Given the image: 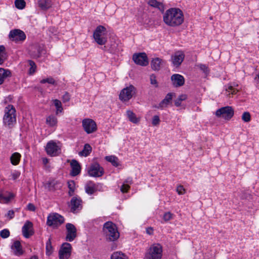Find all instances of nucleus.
<instances>
[{
    "instance_id": "obj_31",
    "label": "nucleus",
    "mask_w": 259,
    "mask_h": 259,
    "mask_svg": "<svg viewBox=\"0 0 259 259\" xmlns=\"http://www.w3.org/2000/svg\"><path fill=\"white\" fill-rule=\"evenodd\" d=\"M57 122V118L54 115H50L46 118V123L51 127L56 126Z\"/></svg>"
},
{
    "instance_id": "obj_36",
    "label": "nucleus",
    "mask_w": 259,
    "mask_h": 259,
    "mask_svg": "<svg viewBox=\"0 0 259 259\" xmlns=\"http://www.w3.org/2000/svg\"><path fill=\"white\" fill-rule=\"evenodd\" d=\"M53 102L56 108V113L58 114L59 112H61L63 110V108L61 101L58 99H55L53 100Z\"/></svg>"
},
{
    "instance_id": "obj_43",
    "label": "nucleus",
    "mask_w": 259,
    "mask_h": 259,
    "mask_svg": "<svg viewBox=\"0 0 259 259\" xmlns=\"http://www.w3.org/2000/svg\"><path fill=\"white\" fill-rule=\"evenodd\" d=\"M111 258V259H125L123 254L118 252L113 253Z\"/></svg>"
},
{
    "instance_id": "obj_21",
    "label": "nucleus",
    "mask_w": 259,
    "mask_h": 259,
    "mask_svg": "<svg viewBox=\"0 0 259 259\" xmlns=\"http://www.w3.org/2000/svg\"><path fill=\"white\" fill-rule=\"evenodd\" d=\"M81 200L80 198L77 197H73L71 201V209L73 212H75L76 210H78L81 208Z\"/></svg>"
},
{
    "instance_id": "obj_48",
    "label": "nucleus",
    "mask_w": 259,
    "mask_h": 259,
    "mask_svg": "<svg viewBox=\"0 0 259 259\" xmlns=\"http://www.w3.org/2000/svg\"><path fill=\"white\" fill-rule=\"evenodd\" d=\"M197 66L202 70L206 75L209 73V70L207 66L204 64H199Z\"/></svg>"
},
{
    "instance_id": "obj_12",
    "label": "nucleus",
    "mask_w": 259,
    "mask_h": 259,
    "mask_svg": "<svg viewBox=\"0 0 259 259\" xmlns=\"http://www.w3.org/2000/svg\"><path fill=\"white\" fill-rule=\"evenodd\" d=\"M82 123L84 130L88 134L94 133L97 130L96 123L91 119H84L82 120Z\"/></svg>"
},
{
    "instance_id": "obj_44",
    "label": "nucleus",
    "mask_w": 259,
    "mask_h": 259,
    "mask_svg": "<svg viewBox=\"0 0 259 259\" xmlns=\"http://www.w3.org/2000/svg\"><path fill=\"white\" fill-rule=\"evenodd\" d=\"M242 119L246 122H249L251 120L250 114L248 112H244L242 115Z\"/></svg>"
},
{
    "instance_id": "obj_1",
    "label": "nucleus",
    "mask_w": 259,
    "mask_h": 259,
    "mask_svg": "<svg viewBox=\"0 0 259 259\" xmlns=\"http://www.w3.org/2000/svg\"><path fill=\"white\" fill-rule=\"evenodd\" d=\"M163 20L167 26H178L184 22L183 12L178 8H170L164 13Z\"/></svg>"
},
{
    "instance_id": "obj_35",
    "label": "nucleus",
    "mask_w": 259,
    "mask_h": 259,
    "mask_svg": "<svg viewBox=\"0 0 259 259\" xmlns=\"http://www.w3.org/2000/svg\"><path fill=\"white\" fill-rule=\"evenodd\" d=\"M6 59L7 53L5 47L3 45L0 46V64H3Z\"/></svg>"
},
{
    "instance_id": "obj_63",
    "label": "nucleus",
    "mask_w": 259,
    "mask_h": 259,
    "mask_svg": "<svg viewBox=\"0 0 259 259\" xmlns=\"http://www.w3.org/2000/svg\"><path fill=\"white\" fill-rule=\"evenodd\" d=\"M144 16H145L146 17H147V15H144Z\"/></svg>"
},
{
    "instance_id": "obj_46",
    "label": "nucleus",
    "mask_w": 259,
    "mask_h": 259,
    "mask_svg": "<svg viewBox=\"0 0 259 259\" xmlns=\"http://www.w3.org/2000/svg\"><path fill=\"white\" fill-rule=\"evenodd\" d=\"M0 236L3 238H7L10 236V232L8 229H4L0 232Z\"/></svg>"
},
{
    "instance_id": "obj_30",
    "label": "nucleus",
    "mask_w": 259,
    "mask_h": 259,
    "mask_svg": "<svg viewBox=\"0 0 259 259\" xmlns=\"http://www.w3.org/2000/svg\"><path fill=\"white\" fill-rule=\"evenodd\" d=\"M126 114L130 121L134 123H137L139 122L140 119L137 118L136 114L131 110L126 111Z\"/></svg>"
},
{
    "instance_id": "obj_38",
    "label": "nucleus",
    "mask_w": 259,
    "mask_h": 259,
    "mask_svg": "<svg viewBox=\"0 0 259 259\" xmlns=\"http://www.w3.org/2000/svg\"><path fill=\"white\" fill-rule=\"evenodd\" d=\"M68 187L69 189V191L68 192V194L70 196H72L73 194V192L74 191L75 185V183L73 181H70L68 182Z\"/></svg>"
},
{
    "instance_id": "obj_22",
    "label": "nucleus",
    "mask_w": 259,
    "mask_h": 259,
    "mask_svg": "<svg viewBox=\"0 0 259 259\" xmlns=\"http://www.w3.org/2000/svg\"><path fill=\"white\" fill-rule=\"evenodd\" d=\"M72 168L71 175L72 176H76L80 172L81 167L79 163L76 160H72L70 163Z\"/></svg>"
},
{
    "instance_id": "obj_58",
    "label": "nucleus",
    "mask_w": 259,
    "mask_h": 259,
    "mask_svg": "<svg viewBox=\"0 0 259 259\" xmlns=\"http://www.w3.org/2000/svg\"><path fill=\"white\" fill-rule=\"evenodd\" d=\"M18 175H17L13 174V178L14 180L17 179L18 178Z\"/></svg>"
},
{
    "instance_id": "obj_41",
    "label": "nucleus",
    "mask_w": 259,
    "mask_h": 259,
    "mask_svg": "<svg viewBox=\"0 0 259 259\" xmlns=\"http://www.w3.org/2000/svg\"><path fill=\"white\" fill-rule=\"evenodd\" d=\"M28 63L29 65L30 66L29 73L30 74H33L35 72L36 66L35 63L32 60H29Z\"/></svg>"
},
{
    "instance_id": "obj_16",
    "label": "nucleus",
    "mask_w": 259,
    "mask_h": 259,
    "mask_svg": "<svg viewBox=\"0 0 259 259\" xmlns=\"http://www.w3.org/2000/svg\"><path fill=\"white\" fill-rule=\"evenodd\" d=\"M44 51V47L39 44H34L32 45L29 50L30 55L34 58L39 57Z\"/></svg>"
},
{
    "instance_id": "obj_40",
    "label": "nucleus",
    "mask_w": 259,
    "mask_h": 259,
    "mask_svg": "<svg viewBox=\"0 0 259 259\" xmlns=\"http://www.w3.org/2000/svg\"><path fill=\"white\" fill-rule=\"evenodd\" d=\"M53 252V247L51 244V239H49L46 243V254L50 255Z\"/></svg>"
},
{
    "instance_id": "obj_6",
    "label": "nucleus",
    "mask_w": 259,
    "mask_h": 259,
    "mask_svg": "<svg viewBox=\"0 0 259 259\" xmlns=\"http://www.w3.org/2000/svg\"><path fill=\"white\" fill-rule=\"evenodd\" d=\"M106 31L105 27L99 25L97 27L93 33V37L96 42L99 45H104L107 40V38L104 36V32Z\"/></svg>"
},
{
    "instance_id": "obj_39",
    "label": "nucleus",
    "mask_w": 259,
    "mask_h": 259,
    "mask_svg": "<svg viewBox=\"0 0 259 259\" xmlns=\"http://www.w3.org/2000/svg\"><path fill=\"white\" fill-rule=\"evenodd\" d=\"M15 5L17 8L21 10L24 8L26 3L24 0H16Z\"/></svg>"
},
{
    "instance_id": "obj_49",
    "label": "nucleus",
    "mask_w": 259,
    "mask_h": 259,
    "mask_svg": "<svg viewBox=\"0 0 259 259\" xmlns=\"http://www.w3.org/2000/svg\"><path fill=\"white\" fill-rule=\"evenodd\" d=\"M150 83L151 84L154 85L156 87L158 86L156 76L154 74L150 75Z\"/></svg>"
},
{
    "instance_id": "obj_3",
    "label": "nucleus",
    "mask_w": 259,
    "mask_h": 259,
    "mask_svg": "<svg viewBox=\"0 0 259 259\" xmlns=\"http://www.w3.org/2000/svg\"><path fill=\"white\" fill-rule=\"evenodd\" d=\"M3 121L6 125L11 127L16 122V110L13 105H9L5 109Z\"/></svg>"
},
{
    "instance_id": "obj_11",
    "label": "nucleus",
    "mask_w": 259,
    "mask_h": 259,
    "mask_svg": "<svg viewBox=\"0 0 259 259\" xmlns=\"http://www.w3.org/2000/svg\"><path fill=\"white\" fill-rule=\"evenodd\" d=\"M133 60L136 64L140 66H146L148 64V59L146 54L145 53L134 54Z\"/></svg>"
},
{
    "instance_id": "obj_24",
    "label": "nucleus",
    "mask_w": 259,
    "mask_h": 259,
    "mask_svg": "<svg viewBox=\"0 0 259 259\" xmlns=\"http://www.w3.org/2000/svg\"><path fill=\"white\" fill-rule=\"evenodd\" d=\"M37 3L39 7L42 10H47L52 6L51 0H38Z\"/></svg>"
},
{
    "instance_id": "obj_59",
    "label": "nucleus",
    "mask_w": 259,
    "mask_h": 259,
    "mask_svg": "<svg viewBox=\"0 0 259 259\" xmlns=\"http://www.w3.org/2000/svg\"><path fill=\"white\" fill-rule=\"evenodd\" d=\"M30 259H38V257L36 255H33L31 256Z\"/></svg>"
},
{
    "instance_id": "obj_13",
    "label": "nucleus",
    "mask_w": 259,
    "mask_h": 259,
    "mask_svg": "<svg viewBox=\"0 0 259 259\" xmlns=\"http://www.w3.org/2000/svg\"><path fill=\"white\" fill-rule=\"evenodd\" d=\"M71 245L69 243H64L59 250L60 259H68L71 252Z\"/></svg>"
},
{
    "instance_id": "obj_60",
    "label": "nucleus",
    "mask_w": 259,
    "mask_h": 259,
    "mask_svg": "<svg viewBox=\"0 0 259 259\" xmlns=\"http://www.w3.org/2000/svg\"><path fill=\"white\" fill-rule=\"evenodd\" d=\"M43 162L45 164H46L48 162V159L47 158L44 159Z\"/></svg>"
},
{
    "instance_id": "obj_5",
    "label": "nucleus",
    "mask_w": 259,
    "mask_h": 259,
    "mask_svg": "<svg viewBox=\"0 0 259 259\" xmlns=\"http://www.w3.org/2000/svg\"><path fill=\"white\" fill-rule=\"evenodd\" d=\"M9 39L16 44L23 42L26 37L25 33L21 30L15 29L11 30L9 34Z\"/></svg>"
},
{
    "instance_id": "obj_50",
    "label": "nucleus",
    "mask_w": 259,
    "mask_h": 259,
    "mask_svg": "<svg viewBox=\"0 0 259 259\" xmlns=\"http://www.w3.org/2000/svg\"><path fill=\"white\" fill-rule=\"evenodd\" d=\"M185 189L182 185H179L177 188V192L179 195L184 194L185 193Z\"/></svg>"
},
{
    "instance_id": "obj_57",
    "label": "nucleus",
    "mask_w": 259,
    "mask_h": 259,
    "mask_svg": "<svg viewBox=\"0 0 259 259\" xmlns=\"http://www.w3.org/2000/svg\"><path fill=\"white\" fill-rule=\"evenodd\" d=\"M146 233L149 235H151L153 233V229L152 228H148L146 230Z\"/></svg>"
},
{
    "instance_id": "obj_26",
    "label": "nucleus",
    "mask_w": 259,
    "mask_h": 259,
    "mask_svg": "<svg viewBox=\"0 0 259 259\" xmlns=\"http://www.w3.org/2000/svg\"><path fill=\"white\" fill-rule=\"evenodd\" d=\"M12 248L14 250L15 254L20 255L23 254V250L19 241H16L14 242L13 245L12 246Z\"/></svg>"
},
{
    "instance_id": "obj_15",
    "label": "nucleus",
    "mask_w": 259,
    "mask_h": 259,
    "mask_svg": "<svg viewBox=\"0 0 259 259\" xmlns=\"http://www.w3.org/2000/svg\"><path fill=\"white\" fill-rule=\"evenodd\" d=\"M103 168L98 163L92 164L88 170L89 175L92 177H101L103 175Z\"/></svg>"
},
{
    "instance_id": "obj_56",
    "label": "nucleus",
    "mask_w": 259,
    "mask_h": 259,
    "mask_svg": "<svg viewBox=\"0 0 259 259\" xmlns=\"http://www.w3.org/2000/svg\"><path fill=\"white\" fill-rule=\"evenodd\" d=\"M117 45H113L110 48V52L112 53H115L117 51Z\"/></svg>"
},
{
    "instance_id": "obj_55",
    "label": "nucleus",
    "mask_w": 259,
    "mask_h": 259,
    "mask_svg": "<svg viewBox=\"0 0 259 259\" xmlns=\"http://www.w3.org/2000/svg\"><path fill=\"white\" fill-rule=\"evenodd\" d=\"M7 216L9 217L10 219H12L14 218V211L13 210H9L7 214Z\"/></svg>"
},
{
    "instance_id": "obj_34",
    "label": "nucleus",
    "mask_w": 259,
    "mask_h": 259,
    "mask_svg": "<svg viewBox=\"0 0 259 259\" xmlns=\"http://www.w3.org/2000/svg\"><path fill=\"white\" fill-rule=\"evenodd\" d=\"M105 159L108 162L111 163L114 166L117 167L119 165L118 159L115 156L111 155L106 156Z\"/></svg>"
},
{
    "instance_id": "obj_28",
    "label": "nucleus",
    "mask_w": 259,
    "mask_h": 259,
    "mask_svg": "<svg viewBox=\"0 0 259 259\" xmlns=\"http://www.w3.org/2000/svg\"><path fill=\"white\" fill-rule=\"evenodd\" d=\"M148 4L151 7L158 9L161 11H163L164 9L163 4L156 0H149Z\"/></svg>"
},
{
    "instance_id": "obj_42",
    "label": "nucleus",
    "mask_w": 259,
    "mask_h": 259,
    "mask_svg": "<svg viewBox=\"0 0 259 259\" xmlns=\"http://www.w3.org/2000/svg\"><path fill=\"white\" fill-rule=\"evenodd\" d=\"M40 82L41 83H50L51 84H56V81L52 77H49L47 78L43 79Z\"/></svg>"
},
{
    "instance_id": "obj_52",
    "label": "nucleus",
    "mask_w": 259,
    "mask_h": 259,
    "mask_svg": "<svg viewBox=\"0 0 259 259\" xmlns=\"http://www.w3.org/2000/svg\"><path fill=\"white\" fill-rule=\"evenodd\" d=\"M130 188V186L128 185L123 184L121 187L120 190L122 193H126L128 191Z\"/></svg>"
},
{
    "instance_id": "obj_2",
    "label": "nucleus",
    "mask_w": 259,
    "mask_h": 259,
    "mask_svg": "<svg viewBox=\"0 0 259 259\" xmlns=\"http://www.w3.org/2000/svg\"><path fill=\"white\" fill-rule=\"evenodd\" d=\"M103 231L107 239L110 241H114L119 237V233L116 225L111 222H107L104 224Z\"/></svg>"
},
{
    "instance_id": "obj_25",
    "label": "nucleus",
    "mask_w": 259,
    "mask_h": 259,
    "mask_svg": "<svg viewBox=\"0 0 259 259\" xmlns=\"http://www.w3.org/2000/svg\"><path fill=\"white\" fill-rule=\"evenodd\" d=\"M172 94L168 93L166 95L165 98L159 104L157 108H163L166 107L171 102L172 100Z\"/></svg>"
},
{
    "instance_id": "obj_19",
    "label": "nucleus",
    "mask_w": 259,
    "mask_h": 259,
    "mask_svg": "<svg viewBox=\"0 0 259 259\" xmlns=\"http://www.w3.org/2000/svg\"><path fill=\"white\" fill-rule=\"evenodd\" d=\"M171 80L172 84L175 87H179L182 86L185 83V79L184 77L179 74H173L171 76Z\"/></svg>"
},
{
    "instance_id": "obj_17",
    "label": "nucleus",
    "mask_w": 259,
    "mask_h": 259,
    "mask_svg": "<svg viewBox=\"0 0 259 259\" xmlns=\"http://www.w3.org/2000/svg\"><path fill=\"white\" fill-rule=\"evenodd\" d=\"M185 54L181 51L176 52L171 56V62L174 66L179 67L184 61Z\"/></svg>"
},
{
    "instance_id": "obj_62",
    "label": "nucleus",
    "mask_w": 259,
    "mask_h": 259,
    "mask_svg": "<svg viewBox=\"0 0 259 259\" xmlns=\"http://www.w3.org/2000/svg\"><path fill=\"white\" fill-rule=\"evenodd\" d=\"M52 29H53L52 32H56L57 31V30L55 28H53ZM51 30H52V28H50V31H51Z\"/></svg>"
},
{
    "instance_id": "obj_14",
    "label": "nucleus",
    "mask_w": 259,
    "mask_h": 259,
    "mask_svg": "<svg viewBox=\"0 0 259 259\" xmlns=\"http://www.w3.org/2000/svg\"><path fill=\"white\" fill-rule=\"evenodd\" d=\"M66 240L68 241H72L77 236V230L74 225L71 223L66 225Z\"/></svg>"
},
{
    "instance_id": "obj_54",
    "label": "nucleus",
    "mask_w": 259,
    "mask_h": 259,
    "mask_svg": "<svg viewBox=\"0 0 259 259\" xmlns=\"http://www.w3.org/2000/svg\"><path fill=\"white\" fill-rule=\"evenodd\" d=\"M27 209L29 210L34 211L35 210V206L32 203H29L27 205Z\"/></svg>"
},
{
    "instance_id": "obj_7",
    "label": "nucleus",
    "mask_w": 259,
    "mask_h": 259,
    "mask_svg": "<svg viewBox=\"0 0 259 259\" xmlns=\"http://www.w3.org/2000/svg\"><path fill=\"white\" fill-rule=\"evenodd\" d=\"M64 222V218L57 213L50 214L47 218V224L51 227L57 228Z\"/></svg>"
},
{
    "instance_id": "obj_51",
    "label": "nucleus",
    "mask_w": 259,
    "mask_h": 259,
    "mask_svg": "<svg viewBox=\"0 0 259 259\" xmlns=\"http://www.w3.org/2000/svg\"><path fill=\"white\" fill-rule=\"evenodd\" d=\"M159 122H160V119H159V116L157 115L154 116L153 117L152 122V124L153 125H157L159 124Z\"/></svg>"
},
{
    "instance_id": "obj_53",
    "label": "nucleus",
    "mask_w": 259,
    "mask_h": 259,
    "mask_svg": "<svg viewBox=\"0 0 259 259\" xmlns=\"http://www.w3.org/2000/svg\"><path fill=\"white\" fill-rule=\"evenodd\" d=\"M70 100V95L69 93L66 92L62 97V100L63 102H68Z\"/></svg>"
},
{
    "instance_id": "obj_10",
    "label": "nucleus",
    "mask_w": 259,
    "mask_h": 259,
    "mask_svg": "<svg viewBox=\"0 0 259 259\" xmlns=\"http://www.w3.org/2000/svg\"><path fill=\"white\" fill-rule=\"evenodd\" d=\"M46 150L47 154L51 156H57L61 153L60 147L53 141L47 143Z\"/></svg>"
},
{
    "instance_id": "obj_8",
    "label": "nucleus",
    "mask_w": 259,
    "mask_h": 259,
    "mask_svg": "<svg viewBox=\"0 0 259 259\" xmlns=\"http://www.w3.org/2000/svg\"><path fill=\"white\" fill-rule=\"evenodd\" d=\"M218 117H222L226 120L230 119L234 115V109L231 106H225L218 109L215 113Z\"/></svg>"
},
{
    "instance_id": "obj_47",
    "label": "nucleus",
    "mask_w": 259,
    "mask_h": 259,
    "mask_svg": "<svg viewBox=\"0 0 259 259\" xmlns=\"http://www.w3.org/2000/svg\"><path fill=\"white\" fill-rule=\"evenodd\" d=\"M226 91L228 92L229 94H231L232 95L236 94L238 90L234 89L232 86H229L228 88L226 89Z\"/></svg>"
},
{
    "instance_id": "obj_18",
    "label": "nucleus",
    "mask_w": 259,
    "mask_h": 259,
    "mask_svg": "<svg viewBox=\"0 0 259 259\" xmlns=\"http://www.w3.org/2000/svg\"><path fill=\"white\" fill-rule=\"evenodd\" d=\"M22 233L25 238H29L33 234V224L30 221H26L22 227Z\"/></svg>"
},
{
    "instance_id": "obj_23",
    "label": "nucleus",
    "mask_w": 259,
    "mask_h": 259,
    "mask_svg": "<svg viewBox=\"0 0 259 259\" xmlns=\"http://www.w3.org/2000/svg\"><path fill=\"white\" fill-rule=\"evenodd\" d=\"M12 76V73L9 69L0 68V84L4 83L5 80Z\"/></svg>"
},
{
    "instance_id": "obj_20",
    "label": "nucleus",
    "mask_w": 259,
    "mask_h": 259,
    "mask_svg": "<svg viewBox=\"0 0 259 259\" xmlns=\"http://www.w3.org/2000/svg\"><path fill=\"white\" fill-rule=\"evenodd\" d=\"M165 61L164 60L160 58H155L151 61V65L153 70L155 71H158L165 64Z\"/></svg>"
},
{
    "instance_id": "obj_27",
    "label": "nucleus",
    "mask_w": 259,
    "mask_h": 259,
    "mask_svg": "<svg viewBox=\"0 0 259 259\" xmlns=\"http://www.w3.org/2000/svg\"><path fill=\"white\" fill-rule=\"evenodd\" d=\"M14 195L13 194L9 193L8 194H4L0 193V202L1 203H8L10 200L13 198Z\"/></svg>"
},
{
    "instance_id": "obj_29",
    "label": "nucleus",
    "mask_w": 259,
    "mask_h": 259,
    "mask_svg": "<svg viewBox=\"0 0 259 259\" xmlns=\"http://www.w3.org/2000/svg\"><path fill=\"white\" fill-rule=\"evenodd\" d=\"M92 147L89 144H85L84 145L83 149L82 151L79 152V155L81 156H88L92 151Z\"/></svg>"
},
{
    "instance_id": "obj_9",
    "label": "nucleus",
    "mask_w": 259,
    "mask_h": 259,
    "mask_svg": "<svg viewBox=\"0 0 259 259\" xmlns=\"http://www.w3.org/2000/svg\"><path fill=\"white\" fill-rule=\"evenodd\" d=\"M136 93V89L133 85H130L123 89L119 94V99L122 102L129 101Z\"/></svg>"
},
{
    "instance_id": "obj_4",
    "label": "nucleus",
    "mask_w": 259,
    "mask_h": 259,
    "mask_svg": "<svg viewBox=\"0 0 259 259\" xmlns=\"http://www.w3.org/2000/svg\"><path fill=\"white\" fill-rule=\"evenodd\" d=\"M162 253V246L159 244H154L149 248L145 258L146 259H160Z\"/></svg>"
},
{
    "instance_id": "obj_33",
    "label": "nucleus",
    "mask_w": 259,
    "mask_h": 259,
    "mask_svg": "<svg viewBox=\"0 0 259 259\" xmlns=\"http://www.w3.org/2000/svg\"><path fill=\"white\" fill-rule=\"evenodd\" d=\"M21 154L18 152L13 153L10 157V160L13 165H17L20 161Z\"/></svg>"
},
{
    "instance_id": "obj_61",
    "label": "nucleus",
    "mask_w": 259,
    "mask_h": 259,
    "mask_svg": "<svg viewBox=\"0 0 259 259\" xmlns=\"http://www.w3.org/2000/svg\"><path fill=\"white\" fill-rule=\"evenodd\" d=\"M132 180H129L128 179V180H127L125 182V183H129L130 184H131V183H132Z\"/></svg>"
},
{
    "instance_id": "obj_32",
    "label": "nucleus",
    "mask_w": 259,
    "mask_h": 259,
    "mask_svg": "<svg viewBox=\"0 0 259 259\" xmlns=\"http://www.w3.org/2000/svg\"><path fill=\"white\" fill-rule=\"evenodd\" d=\"M85 192L89 194H93L96 191L95 185L92 182H88L85 187Z\"/></svg>"
},
{
    "instance_id": "obj_45",
    "label": "nucleus",
    "mask_w": 259,
    "mask_h": 259,
    "mask_svg": "<svg viewBox=\"0 0 259 259\" xmlns=\"http://www.w3.org/2000/svg\"><path fill=\"white\" fill-rule=\"evenodd\" d=\"M174 217V214L171 213L170 212L168 211L165 212L163 216V219L165 222H167L171 219H172Z\"/></svg>"
},
{
    "instance_id": "obj_37",
    "label": "nucleus",
    "mask_w": 259,
    "mask_h": 259,
    "mask_svg": "<svg viewBox=\"0 0 259 259\" xmlns=\"http://www.w3.org/2000/svg\"><path fill=\"white\" fill-rule=\"evenodd\" d=\"M187 98L186 95L182 94L179 96V97L175 100V104L176 106L179 107L181 105V102L185 100Z\"/></svg>"
}]
</instances>
